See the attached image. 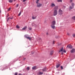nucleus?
I'll return each instance as SVG.
<instances>
[{
    "label": "nucleus",
    "instance_id": "f257e3e1",
    "mask_svg": "<svg viewBox=\"0 0 75 75\" xmlns=\"http://www.w3.org/2000/svg\"><path fill=\"white\" fill-rule=\"evenodd\" d=\"M39 0H37L36 3V4H37V7H40L42 5L40 3H38V1H39Z\"/></svg>",
    "mask_w": 75,
    "mask_h": 75
},
{
    "label": "nucleus",
    "instance_id": "f03ea898",
    "mask_svg": "<svg viewBox=\"0 0 75 75\" xmlns=\"http://www.w3.org/2000/svg\"><path fill=\"white\" fill-rule=\"evenodd\" d=\"M58 13L59 15H62L63 14V11H62L61 9H60L59 10Z\"/></svg>",
    "mask_w": 75,
    "mask_h": 75
},
{
    "label": "nucleus",
    "instance_id": "7ed1b4c3",
    "mask_svg": "<svg viewBox=\"0 0 75 75\" xmlns=\"http://www.w3.org/2000/svg\"><path fill=\"white\" fill-rule=\"evenodd\" d=\"M57 14H58V11L57 10H54L53 13L54 16H57Z\"/></svg>",
    "mask_w": 75,
    "mask_h": 75
},
{
    "label": "nucleus",
    "instance_id": "20e7f679",
    "mask_svg": "<svg viewBox=\"0 0 75 75\" xmlns=\"http://www.w3.org/2000/svg\"><path fill=\"white\" fill-rule=\"evenodd\" d=\"M25 38H26L27 39H28V40H31V39H32V38H31L30 37L27 36V35H25Z\"/></svg>",
    "mask_w": 75,
    "mask_h": 75
},
{
    "label": "nucleus",
    "instance_id": "39448f33",
    "mask_svg": "<svg viewBox=\"0 0 75 75\" xmlns=\"http://www.w3.org/2000/svg\"><path fill=\"white\" fill-rule=\"evenodd\" d=\"M59 52H62L65 53L66 52V50H63V48H62L59 50Z\"/></svg>",
    "mask_w": 75,
    "mask_h": 75
},
{
    "label": "nucleus",
    "instance_id": "423d86ee",
    "mask_svg": "<svg viewBox=\"0 0 75 75\" xmlns=\"http://www.w3.org/2000/svg\"><path fill=\"white\" fill-rule=\"evenodd\" d=\"M67 47H68V48H70V49L72 48V46L71 45H67Z\"/></svg>",
    "mask_w": 75,
    "mask_h": 75
},
{
    "label": "nucleus",
    "instance_id": "0eeeda50",
    "mask_svg": "<svg viewBox=\"0 0 75 75\" xmlns=\"http://www.w3.org/2000/svg\"><path fill=\"white\" fill-rule=\"evenodd\" d=\"M55 5L53 3H52L50 5V6L52 8V7H55Z\"/></svg>",
    "mask_w": 75,
    "mask_h": 75
},
{
    "label": "nucleus",
    "instance_id": "6e6552de",
    "mask_svg": "<svg viewBox=\"0 0 75 75\" xmlns=\"http://www.w3.org/2000/svg\"><path fill=\"white\" fill-rule=\"evenodd\" d=\"M75 52V49L73 48L72 50H71L70 51V52L71 53H74V52Z\"/></svg>",
    "mask_w": 75,
    "mask_h": 75
},
{
    "label": "nucleus",
    "instance_id": "1a4fd4ad",
    "mask_svg": "<svg viewBox=\"0 0 75 75\" xmlns=\"http://www.w3.org/2000/svg\"><path fill=\"white\" fill-rule=\"evenodd\" d=\"M55 24H56V22L55 21H53L52 23V25H55Z\"/></svg>",
    "mask_w": 75,
    "mask_h": 75
},
{
    "label": "nucleus",
    "instance_id": "9d476101",
    "mask_svg": "<svg viewBox=\"0 0 75 75\" xmlns=\"http://www.w3.org/2000/svg\"><path fill=\"white\" fill-rule=\"evenodd\" d=\"M51 27L52 28H53V29H55V26L54 25H51Z\"/></svg>",
    "mask_w": 75,
    "mask_h": 75
},
{
    "label": "nucleus",
    "instance_id": "9b49d317",
    "mask_svg": "<svg viewBox=\"0 0 75 75\" xmlns=\"http://www.w3.org/2000/svg\"><path fill=\"white\" fill-rule=\"evenodd\" d=\"M38 75H42L43 74V72H41L40 71L38 73Z\"/></svg>",
    "mask_w": 75,
    "mask_h": 75
},
{
    "label": "nucleus",
    "instance_id": "f8f14e48",
    "mask_svg": "<svg viewBox=\"0 0 75 75\" xmlns=\"http://www.w3.org/2000/svg\"><path fill=\"white\" fill-rule=\"evenodd\" d=\"M61 65V64H56V68H58Z\"/></svg>",
    "mask_w": 75,
    "mask_h": 75
},
{
    "label": "nucleus",
    "instance_id": "ddd939ff",
    "mask_svg": "<svg viewBox=\"0 0 75 75\" xmlns=\"http://www.w3.org/2000/svg\"><path fill=\"white\" fill-rule=\"evenodd\" d=\"M58 6H56L54 8L53 10H57V9H58Z\"/></svg>",
    "mask_w": 75,
    "mask_h": 75
},
{
    "label": "nucleus",
    "instance_id": "4468645a",
    "mask_svg": "<svg viewBox=\"0 0 75 75\" xmlns=\"http://www.w3.org/2000/svg\"><path fill=\"white\" fill-rule=\"evenodd\" d=\"M37 67L36 66H34L32 67V69L35 70L37 69Z\"/></svg>",
    "mask_w": 75,
    "mask_h": 75
},
{
    "label": "nucleus",
    "instance_id": "2eb2a0df",
    "mask_svg": "<svg viewBox=\"0 0 75 75\" xmlns=\"http://www.w3.org/2000/svg\"><path fill=\"white\" fill-rule=\"evenodd\" d=\"M32 26H34L35 27L37 26V25L34 23H33L32 24Z\"/></svg>",
    "mask_w": 75,
    "mask_h": 75
},
{
    "label": "nucleus",
    "instance_id": "dca6fc26",
    "mask_svg": "<svg viewBox=\"0 0 75 75\" xmlns=\"http://www.w3.org/2000/svg\"><path fill=\"white\" fill-rule=\"evenodd\" d=\"M42 72H45V71H46L47 69H46V68H45L44 69H42Z\"/></svg>",
    "mask_w": 75,
    "mask_h": 75
},
{
    "label": "nucleus",
    "instance_id": "f3484780",
    "mask_svg": "<svg viewBox=\"0 0 75 75\" xmlns=\"http://www.w3.org/2000/svg\"><path fill=\"white\" fill-rule=\"evenodd\" d=\"M27 26H25L24 28H22L23 30H25L27 29Z\"/></svg>",
    "mask_w": 75,
    "mask_h": 75
},
{
    "label": "nucleus",
    "instance_id": "a211bd4d",
    "mask_svg": "<svg viewBox=\"0 0 75 75\" xmlns=\"http://www.w3.org/2000/svg\"><path fill=\"white\" fill-rule=\"evenodd\" d=\"M13 1V0H9L8 1L9 3H12Z\"/></svg>",
    "mask_w": 75,
    "mask_h": 75
},
{
    "label": "nucleus",
    "instance_id": "6ab92c4d",
    "mask_svg": "<svg viewBox=\"0 0 75 75\" xmlns=\"http://www.w3.org/2000/svg\"><path fill=\"white\" fill-rule=\"evenodd\" d=\"M70 9H72V8H74V6H70Z\"/></svg>",
    "mask_w": 75,
    "mask_h": 75
},
{
    "label": "nucleus",
    "instance_id": "aec40b11",
    "mask_svg": "<svg viewBox=\"0 0 75 75\" xmlns=\"http://www.w3.org/2000/svg\"><path fill=\"white\" fill-rule=\"evenodd\" d=\"M54 52V51H52V52H51L50 53V55H52V54H53V53Z\"/></svg>",
    "mask_w": 75,
    "mask_h": 75
},
{
    "label": "nucleus",
    "instance_id": "412c9836",
    "mask_svg": "<svg viewBox=\"0 0 75 75\" xmlns=\"http://www.w3.org/2000/svg\"><path fill=\"white\" fill-rule=\"evenodd\" d=\"M21 11L20 12V13H19V14H18V16H20L21 15Z\"/></svg>",
    "mask_w": 75,
    "mask_h": 75
},
{
    "label": "nucleus",
    "instance_id": "4be33fe9",
    "mask_svg": "<svg viewBox=\"0 0 75 75\" xmlns=\"http://www.w3.org/2000/svg\"><path fill=\"white\" fill-rule=\"evenodd\" d=\"M16 27L17 28H20V27H19V26H18V25H16Z\"/></svg>",
    "mask_w": 75,
    "mask_h": 75
},
{
    "label": "nucleus",
    "instance_id": "5701e85b",
    "mask_svg": "<svg viewBox=\"0 0 75 75\" xmlns=\"http://www.w3.org/2000/svg\"><path fill=\"white\" fill-rule=\"evenodd\" d=\"M58 2H62V0H58Z\"/></svg>",
    "mask_w": 75,
    "mask_h": 75
},
{
    "label": "nucleus",
    "instance_id": "b1692460",
    "mask_svg": "<svg viewBox=\"0 0 75 75\" xmlns=\"http://www.w3.org/2000/svg\"><path fill=\"white\" fill-rule=\"evenodd\" d=\"M71 6H73V7H74V3H72L71 4Z\"/></svg>",
    "mask_w": 75,
    "mask_h": 75
},
{
    "label": "nucleus",
    "instance_id": "393cba45",
    "mask_svg": "<svg viewBox=\"0 0 75 75\" xmlns=\"http://www.w3.org/2000/svg\"><path fill=\"white\" fill-rule=\"evenodd\" d=\"M32 19H35L36 18V17H34L33 16L32 17Z\"/></svg>",
    "mask_w": 75,
    "mask_h": 75
},
{
    "label": "nucleus",
    "instance_id": "a878e982",
    "mask_svg": "<svg viewBox=\"0 0 75 75\" xmlns=\"http://www.w3.org/2000/svg\"><path fill=\"white\" fill-rule=\"evenodd\" d=\"M27 69L28 71L30 69V67H27Z\"/></svg>",
    "mask_w": 75,
    "mask_h": 75
},
{
    "label": "nucleus",
    "instance_id": "bb28decb",
    "mask_svg": "<svg viewBox=\"0 0 75 75\" xmlns=\"http://www.w3.org/2000/svg\"><path fill=\"white\" fill-rule=\"evenodd\" d=\"M72 19H73V20H75V16H74L72 18Z\"/></svg>",
    "mask_w": 75,
    "mask_h": 75
},
{
    "label": "nucleus",
    "instance_id": "cd10ccee",
    "mask_svg": "<svg viewBox=\"0 0 75 75\" xmlns=\"http://www.w3.org/2000/svg\"><path fill=\"white\" fill-rule=\"evenodd\" d=\"M10 10H11V8H9L8 9V11H9Z\"/></svg>",
    "mask_w": 75,
    "mask_h": 75
},
{
    "label": "nucleus",
    "instance_id": "c85d7f7f",
    "mask_svg": "<svg viewBox=\"0 0 75 75\" xmlns=\"http://www.w3.org/2000/svg\"><path fill=\"white\" fill-rule=\"evenodd\" d=\"M29 30H32V28H29Z\"/></svg>",
    "mask_w": 75,
    "mask_h": 75
},
{
    "label": "nucleus",
    "instance_id": "c756f323",
    "mask_svg": "<svg viewBox=\"0 0 75 75\" xmlns=\"http://www.w3.org/2000/svg\"><path fill=\"white\" fill-rule=\"evenodd\" d=\"M10 19V18H8L7 20V21H8V20Z\"/></svg>",
    "mask_w": 75,
    "mask_h": 75
},
{
    "label": "nucleus",
    "instance_id": "7c9ffc66",
    "mask_svg": "<svg viewBox=\"0 0 75 75\" xmlns=\"http://www.w3.org/2000/svg\"><path fill=\"white\" fill-rule=\"evenodd\" d=\"M73 37H75V34L73 35Z\"/></svg>",
    "mask_w": 75,
    "mask_h": 75
},
{
    "label": "nucleus",
    "instance_id": "2f4dec72",
    "mask_svg": "<svg viewBox=\"0 0 75 75\" xmlns=\"http://www.w3.org/2000/svg\"><path fill=\"white\" fill-rule=\"evenodd\" d=\"M61 68L62 69H63V67H62V66H61Z\"/></svg>",
    "mask_w": 75,
    "mask_h": 75
},
{
    "label": "nucleus",
    "instance_id": "473e14b6",
    "mask_svg": "<svg viewBox=\"0 0 75 75\" xmlns=\"http://www.w3.org/2000/svg\"><path fill=\"white\" fill-rule=\"evenodd\" d=\"M18 7V4H17V5L16 6V7L17 8V7Z\"/></svg>",
    "mask_w": 75,
    "mask_h": 75
},
{
    "label": "nucleus",
    "instance_id": "72a5a7b5",
    "mask_svg": "<svg viewBox=\"0 0 75 75\" xmlns=\"http://www.w3.org/2000/svg\"><path fill=\"white\" fill-rule=\"evenodd\" d=\"M70 3H72V0H70Z\"/></svg>",
    "mask_w": 75,
    "mask_h": 75
},
{
    "label": "nucleus",
    "instance_id": "f704fd0d",
    "mask_svg": "<svg viewBox=\"0 0 75 75\" xmlns=\"http://www.w3.org/2000/svg\"><path fill=\"white\" fill-rule=\"evenodd\" d=\"M26 0H23V2H25V1H26Z\"/></svg>",
    "mask_w": 75,
    "mask_h": 75
},
{
    "label": "nucleus",
    "instance_id": "c9c22d12",
    "mask_svg": "<svg viewBox=\"0 0 75 75\" xmlns=\"http://www.w3.org/2000/svg\"><path fill=\"white\" fill-rule=\"evenodd\" d=\"M48 34H49L47 32V33H46V35H48Z\"/></svg>",
    "mask_w": 75,
    "mask_h": 75
},
{
    "label": "nucleus",
    "instance_id": "e433bc0d",
    "mask_svg": "<svg viewBox=\"0 0 75 75\" xmlns=\"http://www.w3.org/2000/svg\"><path fill=\"white\" fill-rule=\"evenodd\" d=\"M15 75H17V73H15Z\"/></svg>",
    "mask_w": 75,
    "mask_h": 75
},
{
    "label": "nucleus",
    "instance_id": "4c0bfd02",
    "mask_svg": "<svg viewBox=\"0 0 75 75\" xmlns=\"http://www.w3.org/2000/svg\"><path fill=\"white\" fill-rule=\"evenodd\" d=\"M10 18V19H13V17H11V18Z\"/></svg>",
    "mask_w": 75,
    "mask_h": 75
},
{
    "label": "nucleus",
    "instance_id": "58836bf2",
    "mask_svg": "<svg viewBox=\"0 0 75 75\" xmlns=\"http://www.w3.org/2000/svg\"><path fill=\"white\" fill-rule=\"evenodd\" d=\"M19 75H23L22 74H19Z\"/></svg>",
    "mask_w": 75,
    "mask_h": 75
},
{
    "label": "nucleus",
    "instance_id": "ea45409f",
    "mask_svg": "<svg viewBox=\"0 0 75 75\" xmlns=\"http://www.w3.org/2000/svg\"><path fill=\"white\" fill-rule=\"evenodd\" d=\"M67 35H69V34L68 33H67Z\"/></svg>",
    "mask_w": 75,
    "mask_h": 75
},
{
    "label": "nucleus",
    "instance_id": "a19ab883",
    "mask_svg": "<svg viewBox=\"0 0 75 75\" xmlns=\"http://www.w3.org/2000/svg\"><path fill=\"white\" fill-rule=\"evenodd\" d=\"M63 7H64V8H65L66 7L65 6H64Z\"/></svg>",
    "mask_w": 75,
    "mask_h": 75
},
{
    "label": "nucleus",
    "instance_id": "79ce46f5",
    "mask_svg": "<svg viewBox=\"0 0 75 75\" xmlns=\"http://www.w3.org/2000/svg\"><path fill=\"white\" fill-rule=\"evenodd\" d=\"M54 42H55V41H54L53 42V44H54Z\"/></svg>",
    "mask_w": 75,
    "mask_h": 75
},
{
    "label": "nucleus",
    "instance_id": "37998d69",
    "mask_svg": "<svg viewBox=\"0 0 75 75\" xmlns=\"http://www.w3.org/2000/svg\"><path fill=\"white\" fill-rule=\"evenodd\" d=\"M63 53H62V54L63 55Z\"/></svg>",
    "mask_w": 75,
    "mask_h": 75
},
{
    "label": "nucleus",
    "instance_id": "c03bdc74",
    "mask_svg": "<svg viewBox=\"0 0 75 75\" xmlns=\"http://www.w3.org/2000/svg\"><path fill=\"white\" fill-rule=\"evenodd\" d=\"M16 1V0H14V1Z\"/></svg>",
    "mask_w": 75,
    "mask_h": 75
},
{
    "label": "nucleus",
    "instance_id": "a18cd8bd",
    "mask_svg": "<svg viewBox=\"0 0 75 75\" xmlns=\"http://www.w3.org/2000/svg\"><path fill=\"white\" fill-rule=\"evenodd\" d=\"M7 17H8V16H7Z\"/></svg>",
    "mask_w": 75,
    "mask_h": 75
}]
</instances>
